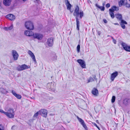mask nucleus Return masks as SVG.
<instances>
[{"mask_svg": "<svg viewBox=\"0 0 130 130\" xmlns=\"http://www.w3.org/2000/svg\"><path fill=\"white\" fill-rule=\"evenodd\" d=\"M117 8V7L116 6H113L112 7L111 9H111L112 10L111 11L114 12V11H115L116 10V9Z\"/></svg>", "mask_w": 130, "mask_h": 130, "instance_id": "obj_32", "label": "nucleus"}, {"mask_svg": "<svg viewBox=\"0 0 130 130\" xmlns=\"http://www.w3.org/2000/svg\"><path fill=\"white\" fill-rule=\"evenodd\" d=\"M110 6V4L109 3L107 4L106 5V7L108 8Z\"/></svg>", "mask_w": 130, "mask_h": 130, "instance_id": "obj_43", "label": "nucleus"}, {"mask_svg": "<svg viewBox=\"0 0 130 130\" xmlns=\"http://www.w3.org/2000/svg\"><path fill=\"white\" fill-rule=\"evenodd\" d=\"M125 6L126 7H130V4H126L125 5Z\"/></svg>", "mask_w": 130, "mask_h": 130, "instance_id": "obj_42", "label": "nucleus"}, {"mask_svg": "<svg viewBox=\"0 0 130 130\" xmlns=\"http://www.w3.org/2000/svg\"><path fill=\"white\" fill-rule=\"evenodd\" d=\"M127 24V22L124 20H122L120 23L121 27L123 29H125V26L124 24Z\"/></svg>", "mask_w": 130, "mask_h": 130, "instance_id": "obj_16", "label": "nucleus"}, {"mask_svg": "<svg viewBox=\"0 0 130 130\" xmlns=\"http://www.w3.org/2000/svg\"><path fill=\"white\" fill-rule=\"evenodd\" d=\"M12 55L14 60H16L17 59L19 56L18 54L16 51L13 50L12 51Z\"/></svg>", "mask_w": 130, "mask_h": 130, "instance_id": "obj_11", "label": "nucleus"}, {"mask_svg": "<svg viewBox=\"0 0 130 130\" xmlns=\"http://www.w3.org/2000/svg\"><path fill=\"white\" fill-rule=\"evenodd\" d=\"M101 34V32L100 31H98L97 32V34L99 35H100Z\"/></svg>", "mask_w": 130, "mask_h": 130, "instance_id": "obj_46", "label": "nucleus"}, {"mask_svg": "<svg viewBox=\"0 0 130 130\" xmlns=\"http://www.w3.org/2000/svg\"><path fill=\"white\" fill-rule=\"evenodd\" d=\"M79 8L78 6H77L75 8L73 15L75 17H78L79 15H80V18L81 19L83 16V11H81L79 13Z\"/></svg>", "mask_w": 130, "mask_h": 130, "instance_id": "obj_1", "label": "nucleus"}, {"mask_svg": "<svg viewBox=\"0 0 130 130\" xmlns=\"http://www.w3.org/2000/svg\"><path fill=\"white\" fill-rule=\"evenodd\" d=\"M11 92L12 94L18 99H21L22 98L21 96L19 94H17L15 91L13 90Z\"/></svg>", "mask_w": 130, "mask_h": 130, "instance_id": "obj_15", "label": "nucleus"}, {"mask_svg": "<svg viewBox=\"0 0 130 130\" xmlns=\"http://www.w3.org/2000/svg\"><path fill=\"white\" fill-rule=\"evenodd\" d=\"M75 19L76 21V29L77 30H79V22L78 20V17H75Z\"/></svg>", "mask_w": 130, "mask_h": 130, "instance_id": "obj_20", "label": "nucleus"}, {"mask_svg": "<svg viewBox=\"0 0 130 130\" xmlns=\"http://www.w3.org/2000/svg\"><path fill=\"white\" fill-rule=\"evenodd\" d=\"M93 77L94 79V80H97V79L96 78V76L95 75H93Z\"/></svg>", "mask_w": 130, "mask_h": 130, "instance_id": "obj_45", "label": "nucleus"}, {"mask_svg": "<svg viewBox=\"0 0 130 130\" xmlns=\"http://www.w3.org/2000/svg\"><path fill=\"white\" fill-rule=\"evenodd\" d=\"M92 93L95 96H97L98 94V91L97 89L94 88L92 91Z\"/></svg>", "mask_w": 130, "mask_h": 130, "instance_id": "obj_18", "label": "nucleus"}, {"mask_svg": "<svg viewBox=\"0 0 130 130\" xmlns=\"http://www.w3.org/2000/svg\"><path fill=\"white\" fill-rule=\"evenodd\" d=\"M24 2H25L26 0H22Z\"/></svg>", "mask_w": 130, "mask_h": 130, "instance_id": "obj_52", "label": "nucleus"}, {"mask_svg": "<svg viewBox=\"0 0 130 130\" xmlns=\"http://www.w3.org/2000/svg\"><path fill=\"white\" fill-rule=\"evenodd\" d=\"M77 119L78 120L79 122L81 124L84 123V121L82 119L80 118L78 116H77Z\"/></svg>", "mask_w": 130, "mask_h": 130, "instance_id": "obj_27", "label": "nucleus"}, {"mask_svg": "<svg viewBox=\"0 0 130 130\" xmlns=\"http://www.w3.org/2000/svg\"><path fill=\"white\" fill-rule=\"evenodd\" d=\"M93 125L96 126L99 130H100V128L98 126L97 124L95 123H92Z\"/></svg>", "mask_w": 130, "mask_h": 130, "instance_id": "obj_39", "label": "nucleus"}, {"mask_svg": "<svg viewBox=\"0 0 130 130\" xmlns=\"http://www.w3.org/2000/svg\"><path fill=\"white\" fill-rule=\"evenodd\" d=\"M116 18L119 21H121L122 20H123L122 19V17L121 14H116Z\"/></svg>", "mask_w": 130, "mask_h": 130, "instance_id": "obj_19", "label": "nucleus"}, {"mask_svg": "<svg viewBox=\"0 0 130 130\" xmlns=\"http://www.w3.org/2000/svg\"><path fill=\"white\" fill-rule=\"evenodd\" d=\"M94 80V79L92 77H90L88 80V83L91 82Z\"/></svg>", "mask_w": 130, "mask_h": 130, "instance_id": "obj_31", "label": "nucleus"}, {"mask_svg": "<svg viewBox=\"0 0 130 130\" xmlns=\"http://www.w3.org/2000/svg\"><path fill=\"white\" fill-rule=\"evenodd\" d=\"M14 127V126H13L12 127V128H12V129H13V127Z\"/></svg>", "mask_w": 130, "mask_h": 130, "instance_id": "obj_51", "label": "nucleus"}, {"mask_svg": "<svg viewBox=\"0 0 130 130\" xmlns=\"http://www.w3.org/2000/svg\"><path fill=\"white\" fill-rule=\"evenodd\" d=\"M125 1V0H120V1L119 3V6L120 7H121L123 5Z\"/></svg>", "mask_w": 130, "mask_h": 130, "instance_id": "obj_29", "label": "nucleus"}, {"mask_svg": "<svg viewBox=\"0 0 130 130\" xmlns=\"http://www.w3.org/2000/svg\"><path fill=\"white\" fill-rule=\"evenodd\" d=\"M114 24L115 25H119V24L118 23H115Z\"/></svg>", "mask_w": 130, "mask_h": 130, "instance_id": "obj_48", "label": "nucleus"}, {"mask_svg": "<svg viewBox=\"0 0 130 130\" xmlns=\"http://www.w3.org/2000/svg\"><path fill=\"white\" fill-rule=\"evenodd\" d=\"M103 21L105 23H107V20L105 19H104L103 20Z\"/></svg>", "mask_w": 130, "mask_h": 130, "instance_id": "obj_44", "label": "nucleus"}, {"mask_svg": "<svg viewBox=\"0 0 130 130\" xmlns=\"http://www.w3.org/2000/svg\"><path fill=\"white\" fill-rule=\"evenodd\" d=\"M129 1H130V0H129Z\"/></svg>", "mask_w": 130, "mask_h": 130, "instance_id": "obj_53", "label": "nucleus"}, {"mask_svg": "<svg viewBox=\"0 0 130 130\" xmlns=\"http://www.w3.org/2000/svg\"><path fill=\"white\" fill-rule=\"evenodd\" d=\"M80 45L78 44L77 47V52L78 53H79L80 52Z\"/></svg>", "mask_w": 130, "mask_h": 130, "instance_id": "obj_33", "label": "nucleus"}, {"mask_svg": "<svg viewBox=\"0 0 130 130\" xmlns=\"http://www.w3.org/2000/svg\"><path fill=\"white\" fill-rule=\"evenodd\" d=\"M105 2H104L103 3V6H104L105 4Z\"/></svg>", "mask_w": 130, "mask_h": 130, "instance_id": "obj_47", "label": "nucleus"}, {"mask_svg": "<svg viewBox=\"0 0 130 130\" xmlns=\"http://www.w3.org/2000/svg\"><path fill=\"white\" fill-rule=\"evenodd\" d=\"M34 2L37 5L39 4L40 2V1L39 0H35L34 1Z\"/></svg>", "mask_w": 130, "mask_h": 130, "instance_id": "obj_38", "label": "nucleus"}, {"mask_svg": "<svg viewBox=\"0 0 130 130\" xmlns=\"http://www.w3.org/2000/svg\"><path fill=\"white\" fill-rule=\"evenodd\" d=\"M130 101V99H126L124 100V103L125 105L127 104Z\"/></svg>", "mask_w": 130, "mask_h": 130, "instance_id": "obj_22", "label": "nucleus"}, {"mask_svg": "<svg viewBox=\"0 0 130 130\" xmlns=\"http://www.w3.org/2000/svg\"><path fill=\"white\" fill-rule=\"evenodd\" d=\"M52 59L54 61L56 60L57 56L56 54H54L52 56Z\"/></svg>", "mask_w": 130, "mask_h": 130, "instance_id": "obj_26", "label": "nucleus"}, {"mask_svg": "<svg viewBox=\"0 0 130 130\" xmlns=\"http://www.w3.org/2000/svg\"><path fill=\"white\" fill-rule=\"evenodd\" d=\"M33 37L34 38L37 39L38 40H40L42 39L43 37V36L41 34L35 33L34 34Z\"/></svg>", "mask_w": 130, "mask_h": 130, "instance_id": "obj_5", "label": "nucleus"}, {"mask_svg": "<svg viewBox=\"0 0 130 130\" xmlns=\"http://www.w3.org/2000/svg\"><path fill=\"white\" fill-rule=\"evenodd\" d=\"M111 38H112V39L113 40V43L115 44H116V40H115V39H114L113 37H111Z\"/></svg>", "mask_w": 130, "mask_h": 130, "instance_id": "obj_40", "label": "nucleus"}, {"mask_svg": "<svg viewBox=\"0 0 130 130\" xmlns=\"http://www.w3.org/2000/svg\"><path fill=\"white\" fill-rule=\"evenodd\" d=\"M23 70H25L28 69L29 67L28 66L25 64H24L21 65Z\"/></svg>", "mask_w": 130, "mask_h": 130, "instance_id": "obj_24", "label": "nucleus"}, {"mask_svg": "<svg viewBox=\"0 0 130 130\" xmlns=\"http://www.w3.org/2000/svg\"><path fill=\"white\" fill-rule=\"evenodd\" d=\"M118 72L115 71L111 74V79L112 81H113L115 78L118 75Z\"/></svg>", "mask_w": 130, "mask_h": 130, "instance_id": "obj_13", "label": "nucleus"}, {"mask_svg": "<svg viewBox=\"0 0 130 130\" xmlns=\"http://www.w3.org/2000/svg\"><path fill=\"white\" fill-rule=\"evenodd\" d=\"M0 91L2 93H7L8 92L6 90L3 88H1L0 89Z\"/></svg>", "mask_w": 130, "mask_h": 130, "instance_id": "obj_25", "label": "nucleus"}, {"mask_svg": "<svg viewBox=\"0 0 130 130\" xmlns=\"http://www.w3.org/2000/svg\"><path fill=\"white\" fill-rule=\"evenodd\" d=\"M39 114H40V112L39 111L38 112H37L36 113H35L34 116V118L36 117Z\"/></svg>", "mask_w": 130, "mask_h": 130, "instance_id": "obj_35", "label": "nucleus"}, {"mask_svg": "<svg viewBox=\"0 0 130 130\" xmlns=\"http://www.w3.org/2000/svg\"><path fill=\"white\" fill-rule=\"evenodd\" d=\"M53 39L52 38H48L47 42V43L49 46H51L53 43Z\"/></svg>", "mask_w": 130, "mask_h": 130, "instance_id": "obj_10", "label": "nucleus"}, {"mask_svg": "<svg viewBox=\"0 0 130 130\" xmlns=\"http://www.w3.org/2000/svg\"><path fill=\"white\" fill-rule=\"evenodd\" d=\"M115 98H115V96H112V98L111 100V102L112 103H113L115 102Z\"/></svg>", "mask_w": 130, "mask_h": 130, "instance_id": "obj_36", "label": "nucleus"}, {"mask_svg": "<svg viewBox=\"0 0 130 130\" xmlns=\"http://www.w3.org/2000/svg\"><path fill=\"white\" fill-rule=\"evenodd\" d=\"M0 112L1 113H4L6 115V112H5L2 110L0 109Z\"/></svg>", "mask_w": 130, "mask_h": 130, "instance_id": "obj_41", "label": "nucleus"}, {"mask_svg": "<svg viewBox=\"0 0 130 130\" xmlns=\"http://www.w3.org/2000/svg\"><path fill=\"white\" fill-rule=\"evenodd\" d=\"M96 122L97 123H99V121H98V120H96Z\"/></svg>", "mask_w": 130, "mask_h": 130, "instance_id": "obj_50", "label": "nucleus"}, {"mask_svg": "<svg viewBox=\"0 0 130 130\" xmlns=\"http://www.w3.org/2000/svg\"><path fill=\"white\" fill-rule=\"evenodd\" d=\"M77 61L79 63L82 68H86V63L84 60L81 59H78L77 60Z\"/></svg>", "mask_w": 130, "mask_h": 130, "instance_id": "obj_4", "label": "nucleus"}, {"mask_svg": "<svg viewBox=\"0 0 130 130\" xmlns=\"http://www.w3.org/2000/svg\"><path fill=\"white\" fill-rule=\"evenodd\" d=\"M86 130H88L87 127L85 123L82 124Z\"/></svg>", "mask_w": 130, "mask_h": 130, "instance_id": "obj_34", "label": "nucleus"}, {"mask_svg": "<svg viewBox=\"0 0 130 130\" xmlns=\"http://www.w3.org/2000/svg\"><path fill=\"white\" fill-rule=\"evenodd\" d=\"M12 0H4L3 1V4L6 6H9L11 4Z\"/></svg>", "mask_w": 130, "mask_h": 130, "instance_id": "obj_9", "label": "nucleus"}, {"mask_svg": "<svg viewBox=\"0 0 130 130\" xmlns=\"http://www.w3.org/2000/svg\"><path fill=\"white\" fill-rule=\"evenodd\" d=\"M88 2L89 3V2H90L91 3V2L90 0H88Z\"/></svg>", "mask_w": 130, "mask_h": 130, "instance_id": "obj_49", "label": "nucleus"}, {"mask_svg": "<svg viewBox=\"0 0 130 130\" xmlns=\"http://www.w3.org/2000/svg\"><path fill=\"white\" fill-rule=\"evenodd\" d=\"M65 3L68 10H70L71 7V5L70 3L68 0H65Z\"/></svg>", "mask_w": 130, "mask_h": 130, "instance_id": "obj_17", "label": "nucleus"}, {"mask_svg": "<svg viewBox=\"0 0 130 130\" xmlns=\"http://www.w3.org/2000/svg\"><path fill=\"white\" fill-rule=\"evenodd\" d=\"M121 45L124 49L126 51L130 52V46H128L127 44L124 43H122Z\"/></svg>", "mask_w": 130, "mask_h": 130, "instance_id": "obj_7", "label": "nucleus"}, {"mask_svg": "<svg viewBox=\"0 0 130 130\" xmlns=\"http://www.w3.org/2000/svg\"><path fill=\"white\" fill-rule=\"evenodd\" d=\"M6 18L11 20H13L15 18V17L13 15L9 14L6 16Z\"/></svg>", "mask_w": 130, "mask_h": 130, "instance_id": "obj_14", "label": "nucleus"}, {"mask_svg": "<svg viewBox=\"0 0 130 130\" xmlns=\"http://www.w3.org/2000/svg\"><path fill=\"white\" fill-rule=\"evenodd\" d=\"M13 26L12 25H11L8 27H5L4 28V29L5 30H8L12 29L13 28Z\"/></svg>", "mask_w": 130, "mask_h": 130, "instance_id": "obj_28", "label": "nucleus"}, {"mask_svg": "<svg viewBox=\"0 0 130 130\" xmlns=\"http://www.w3.org/2000/svg\"><path fill=\"white\" fill-rule=\"evenodd\" d=\"M40 115L43 114L42 116L45 118L47 117V111L45 109H41L39 111Z\"/></svg>", "mask_w": 130, "mask_h": 130, "instance_id": "obj_6", "label": "nucleus"}, {"mask_svg": "<svg viewBox=\"0 0 130 130\" xmlns=\"http://www.w3.org/2000/svg\"><path fill=\"white\" fill-rule=\"evenodd\" d=\"M25 27L28 29L32 30L34 28V26L32 23L30 21L26 22L25 23Z\"/></svg>", "mask_w": 130, "mask_h": 130, "instance_id": "obj_3", "label": "nucleus"}, {"mask_svg": "<svg viewBox=\"0 0 130 130\" xmlns=\"http://www.w3.org/2000/svg\"><path fill=\"white\" fill-rule=\"evenodd\" d=\"M0 130H4V127L2 124H0Z\"/></svg>", "mask_w": 130, "mask_h": 130, "instance_id": "obj_37", "label": "nucleus"}, {"mask_svg": "<svg viewBox=\"0 0 130 130\" xmlns=\"http://www.w3.org/2000/svg\"><path fill=\"white\" fill-rule=\"evenodd\" d=\"M28 54L30 55L35 62H36L35 57L34 53L30 51L29 50L27 52Z\"/></svg>", "mask_w": 130, "mask_h": 130, "instance_id": "obj_8", "label": "nucleus"}, {"mask_svg": "<svg viewBox=\"0 0 130 130\" xmlns=\"http://www.w3.org/2000/svg\"><path fill=\"white\" fill-rule=\"evenodd\" d=\"M17 69L18 71H22L23 70L21 65H20L18 66L17 68Z\"/></svg>", "mask_w": 130, "mask_h": 130, "instance_id": "obj_30", "label": "nucleus"}, {"mask_svg": "<svg viewBox=\"0 0 130 130\" xmlns=\"http://www.w3.org/2000/svg\"><path fill=\"white\" fill-rule=\"evenodd\" d=\"M34 33L32 31L29 30H26L25 31L24 34L25 35L28 36H33Z\"/></svg>", "mask_w": 130, "mask_h": 130, "instance_id": "obj_12", "label": "nucleus"}, {"mask_svg": "<svg viewBox=\"0 0 130 130\" xmlns=\"http://www.w3.org/2000/svg\"><path fill=\"white\" fill-rule=\"evenodd\" d=\"M95 6L99 8L102 11H103L105 9V8L104 6H100L97 4H95Z\"/></svg>", "mask_w": 130, "mask_h": 130, "instance_id": "obj_23", "label": "nucleus"}, {"mask_svg": "<svg viewBox=\"0 0 130 130\" xmlns=\"http://www.w3.org/2000/svg\"><path fill=\"white\" fill-rule=\"evenodd\" d=\"M111 10H112L111 9H109V14L111 18L112 19H113L114 18V12L112 11Z\"/></svg>", "mask_w": 130, "mask_h": 130, "instance_id": "obj_21", "label": "nucleus"}, {"mask_svg": "<svg viewBox=\"0 0 130 130\" xmlns=\"http://www.w3.org/2000/svg\"><path fill=\"white\" fill-rule=\"evenodd\" d=\"M6 115L9 118H13L14 115L13 109L10 108H9L7 112H6Z\"/></svg>", "mask_w": 130, "mask_h": 130, "instance_id": "obj_2", "label": "nucleus"}]
</instances>
